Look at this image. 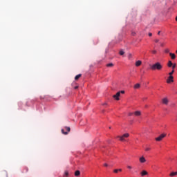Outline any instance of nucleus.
Wrapping results in <instances>:
<instances>
[{"mask_svg": "<svg viewBox=\"0 0 177 177\" xmlns=\"http://www.w3.org/2000/svg\"><path fill=\"white\" fill-rule=\"evenodd\" d=\"M64 176H68V171H65Z\"/></svg>", "mask_w": 177, "mask_h": 177, "instance_id": "obj_27", "label": "nucleus"}, {"mask_svg": "<svg viewBox=\"0 0 177 177\" xmlns=\"http://www.w3.org/2000/svg\"><path fill=\"white\" fill-rule=\"evenodd\" d=\"M167 136V134L162 133L160 136L156 138V142H161L162 139H164Z\"/></svg>", "mask_w": 177, "mask_h": 177, "instance_id": "obj_4", "label": "nucleus"}, {"mask_svg": "<svg viewBox=\"0 0 177 177\" xmlns=\"http://www.w3.org/2000/svg\"><path fill=\"white\" fill-rule=\"evenodd\" d=\"M141 176H145L146 175H149V173L146 170H143L141 173Z\"/></svg>", "mask_w": 177, "mask_h": 177, "instance_id": "obj_10", "label": "nucleus"}, {"mask_svg": "<svg viewBox=\"0 0 177 177\" xmlns=\"http://www.w3.org/2000/svg\"><path fill=\"white\" fill-rule=\"evenodd\" d=\"M176 21H177V16L176 17Z\"/></svg>", "mask_w": 177, "mask_h": 177, "instance_id": "obj_37", "label": "nucleus"}, {"mask_svg": "<svg viewBox=\"0 0 177 177\" xmlns=\"http://www.w3.org/2000/svg\"><path fill=\"white\" fill-rule=\"evenodd\" d=\"M160 32H161V31H159V32H158V35H160Z\"/></svg>", "mask_w": 177, "mask_h": 177, "instance_id": "obj_35", "label": "nucleus"}, {"mask_svg": "<svg viewBox=\"0 0 177 177\" xmlns=\"http://www.w3.org/2000/svg\"><path fill=\"white\" fill-rule=\"evenodd\" d=\"M134 115H136V117H140V115H142V112H140V111H136L133 113Z\"/></svg>", "mask_w": 177, "mask_h": 177, "instance_id": "obj_8", "label": "nucleus"}, {"mask_svg": "<svg viewBox=\"0 0 177 177\" xmlns=\"http://www.w3.org/2000/svg\"><path fill=\"white\" fill-rule=\"evenodd\" d=\"M81 77H82V74H79V75H76V76L75 77V81H78V80H80V78H81Z\"/></svg>", "mask_w": 177, "mask_h": 177, "instance_id": "obj_12", "label": "nucleus"}, {"mask_svg": "<svg viewBox=\"0 0 177 177\" xmlns=\"http://www.w3.org/2000/svg\"><path fill=\"white\" fill-rule=\"evenodd\" d=\"M165 53H169V49L167 48L165 50Z\"/></svg>", "mask_w": 177, "mask_h": 177, "instance_id": "obj_24", "label": "nucleus"}, {"mask_svg": "<svg viewBox=\"0 0 177 177\" xmlns=\"http://www.w3.org/2000/svg\"><path fill=\"white\" fill-rule=\"evenodd\" d=\"M142 65V61L140 60H138L136 62V67H139V66H141Z\"/></svg>", "mask_w": 177, "mask_h": 177, "instance_id": "obj_11", "label": "nucleus"}, {"mask_svg": "<svg viewBox=\"0 0 177 177\" xmlns=\"http://www.w3.org/2000/svg\"><path fill=\"white\" fill-rule=\"evenodd\" d=\"M148 35H149V37H152V36H153V34H152L151 32H149V33L148 34Z\"/></svg>", "mask_w": 177, "mask_h": 177, "instance_id": "obj_30", "label": "nucleus"}, {"mask_svg": "<svg viewBox=\"0 0 177 177\" xmlns=\"http://www.w3.org/2000/svg\"><path fill=\"white\" fill-rule=\"evenodd\" d=\"M106 105H107V104H106V103L103 104V106H106Z\"/></svg>", "mask_w": 177, "mask_h": 177, "instance_id": "obj_36", "label": "nucleus"}, {"mask_svg": "<svg viewBox=\"0 0 177 177\" xmlns=\"http://www.w3.org/2000/svg\"><path fill=\"white\" fill-rule=\"evenodd\" d=\"M119 53H120V56H124V55L125 54V52H124V50H121Z\"/></svg>", "mask_w": 177, "mask_h": 177, "instance_id": "obj_19", "label": "nucleus"}, {"mask_svg": "<svg viewBox=\"0 0 177 177\" xmlns=\"http://www.w3.org/2000/svg\"><path fill=\"white\" fill-rule=\"evenodd\" d=\"M162 103L167 106V105H168V103H169V100H168L167 97H165V98L162 99Z\"/></svg>", "mask_w": 177, "mask_h": 177, "instance_id": "obj_6", "label": "nucleus"}, {"mask_svg": "<svg viewBox=\"0 0 177 177\" xmlns=\"http://www.w3.org/2000/svg\"><path fill=\"white\" fill-rule=\"evenodd\" d=\"M167 84H171V82H174V76L169 75L167 80Z\"/></svg>", "mask_w": 177, "mask_h": 177, "instance_id": "obj_7", "label": "nucleus"}, {"mask_svg": "<svg viewBox=\"0 0 177 177\" xmlns=\"http://www.w3.org/2000/svg\"><path fill=\"white\" fill-rule=\"evenodd\" d=\"M151 68L153 71L158 70V71H161L162 70V64L160 62H156L151 66Z\"/></svg>", "mask_w": 177, "mask_h": 177, "instance_id": "obj_1", "label": "nucleus"}, {"mask_svg": "<svg viewBox=\"0 0 177 177\" xmlns=\"http://www.w3.org/2000/svg\"><path fill=\"white\" fill-rule=\"evenodd\" d=\"M120 96H121V92H118L116 93V95H114L113 96V97L115 100H120Z\"/></svg>", "mask_w": 177, "mask_h": 177, "instance_id": "obj_5", "label": "nucleus"}, {"mask_svg": "<svg viewBox=\"0 0 177 177\" xmlns=\"http://www.w3.org/2000/svg\"><path fill=\"white\" fill-rule=\"evenodd\" d=\"M80 175H81V172L79 170H77L75 172V176H80Z\"/></svg>", "mask_w": 177, "mask_h": 177, "instance_id": "obj_16", "label": "nucleus"}, {"mask_svg": "<svg viewBox=\"0 0 177 177\" xmlns=\"http://www.w3.org/2000/svg\"><path fill=\"white\" fill-rule=\"evenodd\" d=\"M176 175H177V171H176V172H171V173L169 174V176L174 177V176H176Z\"/></svg>", "mask_w": 177, "mask_h": 177, "instance_id": "obj_17", "label": "nucleus"}, {"mask_svg": "<svg viewBox=\"0 0 177 177\" xmlns=\"http://www.w3.org/2000/svg\"><path fill=\"white\" fill-rule=\"evenodd\" d=\"M169 56H171V58L174 60L176 59V55H175V54L172 53H169Z\"/></svg>", "mask_w": 177, "mask_h": 177, "instance_id": "obj_13", "label": "nucleus"}, {"mask_svg": "<svg viewBox=\"0 0 177 177\" xmlns=\"http://www.w3.org/2000/svg\"><path fill=\"white\" fill-rule=\"evenodd\" d=\"M140 162H141V164H143L145 162H146V158H144V156H142L140 158Z\"/></svg>", "mask_w": 177, "mask_h": 177, "instance_id": "obj_9", "label": "nucleus"}, {"mask_svg": "<svg viewBox=\"0 0 177 177\" xmlns=\"http://www.w3.org/2000/svg\"><path fill=\"white\" fill-rule=\"evenodd\" d=\"M173 64H172V61H169L167 66H168V67H172Z\"/></svg>", "mask_w": 177, "mask_h": 177, "instance_id": "obj_18", "label": "nucleus"}, {"mask_svg": "<svg viewBox=\"0 0 177 177\" xmlns=\"http://www.w3.org/2000/svg\"><path fill=\"white\" fill-rule=\"evenodd\" d=\"M139 88H140V84L138 83L135 84L134 89H139Z\"/></svg>", "mask_w": 177, "mask_h": 177, "instance_id": "obj_15", "label": "nucleus"}, {"mask_svg": "<svg viewBox=\"0 0 177 177\" xmlns=\"http://www.w3.org/2000/svg\"><path fill=\"white\" fill-rule=\"evenodd\" d=\"M113 66H114V64H113V63L106 64V67H113Z\"/></svg>", "mask_w": 177, "mask_h": 177, "instance_id": "obj_20", "label": "nucleus"}, {"mask_svg": "<svg viewBox=\"0 0 177 177\" xmlns=\"http://www.w3.org/2000/svg\"><path fill=\"white\" fill-rule=\"evenodd\" d=\"M176 53H177V50H176Z\"/></svg>", "mask_w": 177, "mask_h": 177, "instance_id": "obj_38", "label": "nucleus"}, {"mask_svg": "<svg viewBox=\"0 0 177 177\" xmlns=\"http://www.w3.org/2000/svg\"><path fill=\"white\" fill-rule=\"evenodd\" d=\"M150 150H151V148H150V147L145 148V151H150Z\"/></svg>", "mask_w": 177, "mask_h": 177, "instance_id": "obj_21", "label": "nucleus"}, {"mask_svg": "<svg viewBox=\"0 0 177 177\" xmlns=\"http://www.w3.org/2000/svg\"><path fill=\"white\" fill-rule=\"evenodd\" d=\"M75 89H78V86H75Z\"/></svg>", "mask_w": 177, "mask_h": 177, "instance_id": "obj_34", "label": "nucleus"}, {"mask_svg": "<svg viewBox=\"0 0 177 177\" xmlns=\"http://www.w3.org/2000/svg\"><path fill=\"white\" fill-rule=\"evenodd\" d=\"M151 53H153V55H156V53H157V50H153L151 51Z\"/></svg>", "mask_w": 177, "mask_h": 177, "instance_id": "obj_25", "label": "nucleus"}, {"mask_svg": "<svg viewBox=\"0 0 177 177\" xmlns=\"http://www.w3.org/2000/svg\"><path fill=\"white\" fill-rule=\"evenodd\" d=\"M128 169H132V166H127Z\"/></svg>", "mask_w": 177, "mask_h": 177, "instance_id": "obj_29", "label": "nucleus"}, {"mask_svg": "<svg viewBox=\"0 0 177 177\" xmlns=\"http://www.w3.org/2000/svg\"><path fill=\"white\" fill-rule=\"evenodd\" d=\"M133 115V113H129V117H132Z\"/></svg>", "mask_w": 177, "mask_h": 177, "instance_id": "obj_26", "label": "nucleus"}, {"mask_svg": "<svg viewBox=\"0 0 177 177\" xmlns=\"http://www.w3.org/2000/svg\"><path fill=\"white\" fill-rule=\"evenodd\" d=\"M71 130V129H70V127H65L64 129H62L61 131L64 135H68V132H70Z\"/></svg>", "mask_w": 177, "mask_h": 177, "instance_id": "obj_3", "label": "nucleus"}, {"mask_svg": "<svg viewBox=\"0 0 177 177\" xmlns=\"http://www.w3.org/2000/svg\"><path fill=\"white\" fill-rule=\"evenodd\" d=\"M160 46H164V43H161Z\"/></svg>", "mask_w": 177, "mask_h": 177, "instance_id": "obj_33", "label": "nucleus"}, {"mask_svg": "<svg viewBox=\"0 0 177 177\" xmlns=\"http://www.w3.org/2000/svg\"><path fill=\"white\" fill-rule=\"evenodd\" d=\"M104 167H109V165H107V163H104Z\"/></svg>", "mask_w": 177, "mask_h": 177, "instance_id": "obj_31", "label": "nucleus"}, {"mask_svg": "<svg viewBox=\"0 0 177 177\" xmlns=\"http://www.w3.org/2000/svg\"><path fill=\"white\" fill-rule=\"evenodd\" d=\"M121 142H125V138H129V133H126L123 134L122 136H118Z\"/></svg>", "mask_w": 177, "mask_h": 177, "instance_id": "obj_2", "label": "nucleus"}, {"mask_svg": "<svg viewBox=\"0 0 177 177\" xmlns=\"http://www.w3.org/2000/svg\"><path fill=\"white\" fill-rule=\"evenodd\" d=\"M174 73H175V70H174V69H173V70L171 71V72H170V73H169V75H172V74H174Z\"/></svg>", "mask_w": 177, "mask_h": 177, "instance_id": "obj_22", "label": "nucleus"}, {"mask_svg": "<svg viewBox=\"0 0 177 177\" xmlns=\"http://www.w3.org/2000/svg\"><path fill=\"white\" fill-rule=\"evenodd\" d=\"M122 169H114L113 170V172L115 174H118V172H122Z\"/></svg>", "mask_w": 177, "mask_h": 177, "instance_id": "obj_14", "label": "nucleus"}, {"mask_svg": "<svg viewBox=\"0 0 177 177\" xmlns=\"http://www.w3.org/2000/svg\"><path fill=\"white\" fill-rule=\"evenodd\" d=\"M119 92H120V93H125L124 91H119Z\"/></svg>", "mask_w": 177, "mask_h": 177, "instance_id": "obj_32", "label": "nucleus"}, {"mask_svg": "<svg viewBox=\"0 0 177 177\" xmlns=\"http://www.w3.org/2000/svg\"><path fill=\"white\" fill-rule=\"evenodd\" d=\"M155 42L157 44V43L160 42V40L158 39H155Z\"/></svg>", "mask_w": 177, "mask_h": 177, "instance_id": "obj_28", "label": "nucleus"}, {"mask_svg": "<svg viewBox=\"0 0 177 177\" xmlns=\"http://www.w3.org/2000/svg\"><path fill=\"white\" fill-rule=\"evenodd\" d=\"M176 67V64H173L172 70H174Z\"/></svg>", "mask_w": 177, "mask_h": 177, "instance_id": "obj_23", "label": "nucleus"}]
</instances>
